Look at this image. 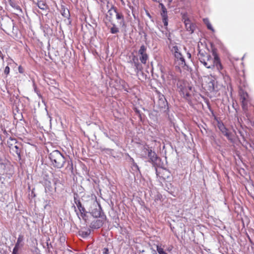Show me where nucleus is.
<instances>
[{
    "instance_id": "12",
    "label": "nucleus",
    "mask_w": 254,
    "mask_h": 254,
    "mask_svg": "<svg viewBox=\"0 0 254 254\" xmlns=\"http://www.w3.org/2000/svg\"><path fill=\"white\" fill-rule=\"evenodd\" d=\"M112 12L116 13L117 19L121 20L119 22L120 25L124 26V19L123 15L122 14L117 12L115 9H110L108 11V12L110 14H112Z\"/></svg>"
},
{
    "instance_id": "25",
    "label": "nucleus",
    "mask_w": 254,
    "mask_h": 254,
    "mask_svg": "<svg viewBox=\"0 0 254 254\" xmlns=\"http://www.w3.org/2000/svg\"><path fill=\"white\" fill-rule=\"evenodd\" d=\"M163 23H164V25L165 26H167L168 25V22L167 21V19L165 17H164L163 18Z\"/></svg>"
},
{
    "instance_id": "28",
    "label": "nucleus",
    "mask_w": 254,
    "mask_h": 254,
    "mask_svg": "<svg viewBox=\"0 0 254 254\" xmlns=\"http://www.w3.org/2000/svg\"><path fill=\"white\" fill-rule=\"evenodd\" d=\"M19 71L20 72H22L21 71V69H20V67H19Z\"/></svg>"
},
{
    "instance_id": "21",
    "label": "nucleus",
    "mask_w": 254,
    "mask_h": 254,
    "mask_svg": "<svg viewBox=\"0 0 254 254\" xmlns=\"http://www.w3.org/2000/svg\"><path fill=\"white\" fill-rule=\"evenodd\" d=\"M81 233H82V236L83 237H87L89 235V234H90V232H89V231L82 232Z\"/></svg>"
},
{
    "instance_id": "14",
    "label": "nucleus",
    "mask_w": 254,
    "mask_h": 254,
    "mask_svg": "<svg viewBox=\"0 0 254 254\" xmlns=\"http://www.w3.org/2000/svg\"><path fill=\"white\" fill-rule=\"evenodd\" d=\"M203 21L204 23L206 25L208 29L211 30L213 32L214 31V29L212 27V26L211 23H210L209 19L208 18H203Z\"/></svg>"
},
{
    "instance_id": "10",
    "label": "nucleus",
    "mask_w": 254,
    "mask_h": 254,
    "mask_svg": "<svg viewBox=\"0 0 254 254\" xmlns=\"http://www.w3.org/2000/svg\"><path fill=\"white\" fill-rule=\"evenodd\" d=\"M143 151L146 155H147L151 161L154 162L156 160L157 156L156 153L152 151V150L145 148Z\"/></svg>"
},
{
    "instance_id": "11",
    "label": "nucleus",
    "mask_w": 254,
    "mask_h": 254,
    "mask_svg": "<svg viewBox=\"0 0 254 254\" xmlns=\"http://www.w3.org/2000/svg\"><path fill=\"white\" fill-rule=\"evenodd\" d=\"M103 225L102 220L99 219H95L93 221H92L90 224V227L94 229H98L101 227Z\"/></svg>"
},
{
    "instance_id": "18",
    "label": "nucleus",
    "mask_w": 254,
    "mask_h": 254,
    "mask_svg": "<svg viewBox=\"0 0 254 254\" xmlns=\"http://www.w3.org/2000/svg\"><path fill=\"white\" fill-rule=\"evenodd\" d=\"M157 251L159 254H167L164 251L163 248L158 246H157Z\"/></svg>"
},
{
    "instance_id": "17",
    "label": "nucleus",
    "mask_w": 254,
    "mask_h": 254,
    "mask_svg": "<svg viewBox=\"0 0 254 254\" xmlns=\"http://www.w3.org/2000/svg\"><path fill=\"white\" fill-rule=\"evenodd\" d=\"M119 32V29L115 26V25H113V26L111 28V32L112 34H116Z\"/></svg>"
},
{
    "instance_id": "5",
    "label": "nucleus",
    "mask_w": 254,
    "mask_h": 254,
    "mask_svg": "<svg viewBox=\"0 0 254 254\" xmlns=\"http://www.w3.org/2000/svg\"><path fill=\"white\" fill-rule=\"evenodd\" d=\"M221 87V85H218L215 82V78L211 76L210 81L208 83V90L210 91H217L220 89Z\"/></svg>"
},
{
    "instance_id": "16",
    "label": "nucleus",
    "mask_w": 254,
    "mask_h": 254,
    "mask_svg": "<svg viewBox=\"0 0 254 254\" xmlns=\"http://www.w3.org/2000/svg\"><path fill=\"white\" fill-rule=\"evenodd\" d=\"M12 150L15 152V153L18 156H20V150L17 145H14L11 148Z\"/></svg>"
},
{
    "instance_id": "8",
    "label": "nucleus",
    "mask_w": 254,
    "mask_h": 254,
    "mask_svg": "<svg viewBox=\"0 0 254 254\" xmlns=\"http://www.w3.org/2000/svg\"><path fill=\"white\" fill-rule=\"evenodd\" d=\"M183 19L187 30L190 32V33H192L195 28L194 25L190 22V19L186 16H183Z\"/></svg>"
},
{
    "instance_id": "9",
    "label": "nucleus",
    "mask_w": 254,
    "mask_h": 254,
    "mask_svg": "<svg viewBox=\"0 0 254 254\" xmlns=\"http://www.w3.org/2000/svg\"><path fill=\"white\" fill-rule=\"evenodd\" d=\"M240 96L243 108L245 110L247 108L248 95L247 93L242 91L240 92Z\"/></svg>"
},
{
    "instance_id": "7",
    "label": "nucleus",
    "mask_w": 254,
    "mask_h": 254,
    "mask_svg": "<svg viewBox=\"0 0 254 254\" xmlns=\"http://www.w3.org/2000/svg\"><path fill=\"white\" fill-rule=\"evenodd\" d=\"M146 48L144 45H142L138 51L139 54L140 55L139 58L141 62L143 64H145L148 60V56L146 53Z\"/></svg>"
},
{
    "instance_id": "24",
    "label": "nucleus",
    "mask_w": 254,
    "mask_h": 254,
    "mask_svg": "<svg viewBox=\"0 0 254 254\" xmlns=\"http://www.w3.org/2000/svg\"><path fill=\"white\" fill-rule=\"evenodd\" d=\"M109 250L107 248H104L103 250V254H108Z\"/></svg>"
},
{
    "instance_id": "26",
    "label": "nucleus",
    "mask_w": 254,
    "mask_h": 254,
    "mask_svg": "<svg viewBox=\"0 0 254 254\" xmlns=\"http://www.w3.org/2000/svg\"><path fill=\"white\" fill-rule=\"evenodd\" d=\"M187 57L189 59H190L191 58V54L189 53H188L187 54Z\"/></svg>"
},
{
    "instance_id": "1",
    "label": "nucleus",
    "mask_w": 254,
    "mask_h": 254,
    "mask_svg": "<svg viewBox=\"0 0 254 254\" xmlns=\"http://www.w3.org/2000/svg\"><path fill=\"white\" fill-rule=\"evenodd\" d=\"M213 57L207 54L200 53L198 58L200 62L207 68L213 69L215 67L221 74H222L221 70L223 66L219 57L215 52H213Z\"/></svg>"
},
{
    "instance_id": "13",
    "label": "nucleus",
    "mask_w": 254,
    "mask_h": 254,
    "mask_svg": "<svg viewBox=\"0 0 254 254\" xmlns=\"http://www.w3.org/2000/svg\"><path fill=\"white\" fill-rule=\"evenodd\" d=\"M37 5L39 8L42 10H46L48 6L44 0H38Z\"/></svg>"
},
{
    "instance_id": "3",
    "label": "nucleus",
    "mask_w": 254,
    "mask_h": 254,
    "mask_svg": "<svg viewBox=\"0 0 254 254\" xmlns=\"http://www.w3.org/2000/svg\"><path fill=\"white\" fill-rule=\"evenodd\" d=\"M85 205L94 217L97 218L100 215V206L95 199H89L85 202Z\"/></svg>"
},
{
    "instance_id": "22",
    "label": "nucleus",
    "mask_w": 254,
    "mask_h": 254,
    "mask_svg": "<svg viewBox=\"0 0 254 254\" xmlns=\"http://www.w3.org/2000/svg\"><path fill=\"white\" fill-rule=\"evenodd\" d=\"M68 14H69V11L68 10H67L66 11H65V10H64V13H63V15L65 17H67L68 16Z\"/></svg>"
},
{
    "instance_id": "23",
    "label": "nucleus",
    "mask_w": 254,
    "mask_h": 254,
    "mask_svg": "<svg viewBox=\"0 0 254 254\" xmlns=\"http://www.w3.org/2000/svg\"><path fill=\"white\" fill-rule=\"evenodd\" d=\"M4 72V73L6 74H8L9 73V67L8 66L5 67Z\"/></svg>"
},
{
    "instance_id": "20",
    "label": "nucleus",
    "mask_w": 254,
    "mask_h": 254,
    "mask_svg": "<svg viewBox=\"0 0 254 254\" xmlns=\"http://www.w3.org/2000/svg\"><path fill=\"white\" fill-rule=\"evenodd\" d=\"M18 247L17 246V245H16V246H15V247L14 248V249L13 250L12 254H18Z\"/></svg>"
},
{
    "instance_id": "31",
    "label": "nucleus",
    "mask_w": 254,
    "mask_h": 254,
    "mask_svg": "<svg viewBox=\"0 0 254 254\" xmlns=\"http://www.w3.org/2000/svg\"><path fill=\"white\" fill-rule=\"evenodd\" d=\"M49 118H50V121H51V117L49 116Z\"/></svg>"
},
{
    "instance_id": "29",
    "label": "nucleus",
    "mask_w": 254,
    "mask_h": 254,
    "mask_svg": "<svg viewBox=\"0 0 254 254\" xmlns=\"http://www.w3.org/2000/svg\"><path fill=\"white\" fill-rule=\"evenodd\" d=\"M189 90H190L191 89V87H189Z\"/></svg>"
},
{
    "instance_id": "27",
    "label": "nucleus",
    "mask_w": 254,
    "mask_h": 254,
    "mask_svg": "<svg viewBox=\"0 0 254 254\" xmlns=\"http://www.w3.org/2000/svg\"><path fill=\"white\" fill-rule=\"evenodd\" d=\"M20 241H21V240H20V238H19L18 239L17 242V244H16V245H17V246H18V244L20 242Z\"/></svg>"
},
{
    "instance_id": "30",
    "label": "nucleus",
    "mask_w": 254,
    "mask_h": 254,
    "mask_svg": "<svg viewBox=\"0 0 254 254\" xmlns=\"http://www.w3.org/2000/svg\"><path fill=\"white\" fill-rule=\"evenodd\" d=\"M138 65L137 64H136V68H138Z\"/></svg>"
},
{
    "instance_id": "6",
    "label": "nucleus",
    "mask_w": 254,
    "mask_h": 254,
    "mask_svg": "<svg viewBox=\"0 0 254 254\" xmlns=\"http://www.w3.org/2000/svg\"><path fill=\"white\" fill-rule=\"evenodd\" d=\"M218 127L222 133H223L227 138L228 140L231 141V142L233 141V138L232 134L230 132H229L227 129V128H226V127L224 126L223 124L221 123H218Z\"/></svg>"
},
{
    "instance_id": "15",
    "label": "nucleus",
    "mask_w": 254,
    "mask_h": 254,
    "mask_svg": "<svg viewBox=\"0 0 254 254\" xmlns=\"http://www.w3.org/2000/svg\"><path fill=\"white\" fill-rule=\"evenodd\" d=\"M162 78L163 80L165 82H167L168 84H171V78H172V75H171L170 76L166 77L165 74L162 75Z\"/></svg>"
},
{
    "instance_id": "19",
    "label": "nucleus",
    "mask_w": 254,
    "mask_h": 254,
    "mask_svg": "<svg viewBox=\"0 0 254 254\" xmlns=\"http://www.w3.org/2000/svg\"><path fill=\"white\" fill-rule=\"evenodd\" d=\"M182 93H183V94L184 95V97H185L186 98L188 97H189L190 96V92L187 91V89L186 90H184V89L183 90H182Z\"/></svg>"
},
{
    "instance_id": "4",
    "label": "nucleus",
    "mask_w": 254,
    "mask_h": 254,
    "mask_svg": "<svg viewBox=\"0 0 254 254\" xmlns=\"http://www.w3.org/2000/svg\"><path fill=\"white\" fill-rule=\"evenodd\" d=\"M171 51L174 54L176 62H178L179 65L181 67L185 66L186 65L185 59L178 46H173L171 48Z\"/></svg>"
},
{
    "instance_id": "2",
    "label": "nucleus",
    "mask_w": 254,
    "mask_h": 254,
    "mask_svg": "<svg viewBox=\"0 0 254 254\" xmlns=\"http://www.w3.org/2000/svg\"><path fill=\"white\" fill-rule=\"evenodd\" d=\"M49 158L53 165L58 168L63 167L65 163L64 157L58 150H54L51 152Z\"/></svg>"
}]
</instances>
